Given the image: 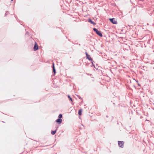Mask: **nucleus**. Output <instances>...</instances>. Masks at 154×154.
<instances>
[{"instance_id": "obj_1", "label": "nucleus", "mask_w": 154, "mask_h": 154, "mask_svg": "<svg viewBox=\"0 0 154 154\" xmlns=\"http://www.w3.org/2000/svg\"><path fill=\"white\" fill-rule=\"evenodd\" d=\"M93 30L100 37L103 36V35L100 31H98L97 29L95 28H93Z\"/></svg>"}, {"instance_id": "obj_2", "label": "nucleus", "mask_w": 154, "mask_h": 154, "mask_svg": "<svg viewBox=\"0 0 154 154\" xmlns=\"http://www.w3.org/2000/svg\"><path fill=\"white\" fill-rule=\"evenodd\" d=\"M124 142L121 141H118V144L119 146L122 148L124 147Z\"/></svg>"}, {"instance_id": "obj_3", "label": "nucleus", "mask_w": 154, "mask_h": 154, "mask_svg": "<svg viewBox=\"0 0 154 154\" xmlns=\"http://www.w3.org/2000/svg\"><path fill=\"white\" fill-rule=\"evenodd\" d=\"M109 20L113 24H117V21L114 18H110Z\"/></svg>"}, {"instance_id": "obj_4", "label": "nucleus", "mask_w": 154, "mask_h": 154, "mask_svg": "<svg viewBox=\"0 0 154 154\" xmlns=\"http://www.w3.org/2000/svg\"><path fill=\"white\" fill-rule=\"evenodd\" d=\"M85 54L87 59L91 61H92V58L91 57V56L89 55L88 54L87 52H85Z\"/></svg>"}, {"instance_id": "obj_5", "label": "nucleus", "mask_w": 154, "mask_h": 154, "mask_svg": "<svg viewBox=\"0 0 154 154\" xmlns=\"http://www.w3.org/2000/svg\"><path fill=\"white\" fill-rule=\"evenodd\" d=\"M38 45L36 42H35L34 47L33 48V49L34 51H36L38 50Z\"/></svg>"}, {"instance_id": "obj_6", "label": "nucleus", "mask_w": 154, "mask_h": 154, "mask_svg": "<svg viewBox=\"0 0 154 154\" xmlns=\"http://www.w3.org/2000/svg\"><path fill=\"white\" fill-rule=\"evenodd\" d=\"M56 122L58 123V124H60L62 122V119H58L56 120Z\"/></svg>"}, {"instance_id": "obj_7", "label": "nucleus", "mask_w": 154, "mask_h": 154, "mask_svg": "<svg viewBox=\"0 0 154 154\" xmlns=\"http://www.w3.org/2000/svg\"><path fill=\"white\" fill-rule=\"evenodd\" d=\"M88 21L94 25H95L96 24V23H95L92 20L90 19H88Z\"/></svg>"}, {"instance_id": "obj_8", "label": "nucleus", "mask_w": 154, "mask_h": 154, "mask_svg": "<svg viewBox=\"0 0 154 154\" xmlns=\"http://www.w3.org/2000/svg\"><path fill=\"white\" fill-rule=\"evenodd\" d=\"M57 130V128L55 131H51V133L52 135H54L56 133V131Z\"/></svg>"}, {"instance_id": "obj_9", "label": "nucleus", "mask_w": 154, "mask_h": 154, "mask_svg": "<svg viewBox=\"0 0 154 154\" xmlns=\"http://www.w3.org/2000/svg\"><path fill=\"white\" fill-rule=\"evenodd\" d=\"M82 109H80L78 111V114L79 115H81L82 114Z\"/></svg>"}, {"instance_id": "obj_10", "label": "nucleus", "mask_w": 154, "mask_h": 154, "mask_svg": "<svg viewBox=\"0 0 154 154\" xmlns=\"http://www.w3.org/2000/svg\"><path fill=\"white\" fill-rule=\"evenodd\" d=\"M68 97L69 98V100L71 101L72 102V99L71 97L69 95H68Z\"/></svg>"}, {"instance_id": "obj_11", "label": "nucleus", "mask_w": 154, "mask_h": 154, "mask_svg": "<svg viewBox=\"0 0 154 154\" xmlns=\"http://www.w3.org/2000/svg\"><path fill=\"white\" fill-rule=\"evenodd\" d=\"M62 117V115L61 114H60L58 116V119H61Z\"/></svg>"}, {"instance_id": "obj_12", "label": "nucleus", "mask_w": 154, "mask_h": 154, "mask_svg": "<svg viewBox=\"0 0 154 154\" xmlns=\"http://www.w3.org/2000/svg\"><path fill=\"white\" fill-rule=\"evenodd\" d=\"M53 72L54 74L56 73V71L55 68L53 69Z\"/></svg>"}, {"instance_id": "obj_13", "label": "nucleus", "mask_w": 154, "mask_h": 154, "mask_svg": "<svg viewBox=\"0 0 154 154\" xmlns=\"http://www.w3.org/2000/svg\"><path fill=\"white\" fill-rule=\"evenodd\" d=\"M8 11H6V13L5 14V16H6L8 15Z\"/></svg>"}, {"instance_id": "obj_14", "label": "nucleus", "mask_w": 154, "mask_h": 154, "mask_svg": "<svg viewBox=\"0 0 154 154\" xmlns=\"http://www.w3.org/2000/svg\"><path fill=\"white\" fill-rule=\"evenodd\" d=\"M54 68H55V67H54V63H53L52 64V69H54Z\"/></svg>"}, {"instance_id": "obj_15", "label": "nucleus", "mask_w": 154, "mask_h": 154, "mask_svg": "<svg viewBox=\"0 0 154 154\" xmlns=\"http://www.w3.org/2000/svg\"><path fill=\"white\" fill-rule=\"evenodd\" d=\"M91 63H92V66H94L95 67V66L93 64V62H92V61H91Z\"/></svg>"}, {"instance_id": "obj_16", "label": "nucleus", "mask_w": 154, "mask_h": 154, "mask_svg": "<svg viewBox=\"0 0 154 154\" xmlns=\"http://www.w3.org/2000/svg\"><path fill=\"white\" fill-rule=\"evenodd\" d=\"M78 97L79 99H82L81 97H80V96H78Z\"/></svg>"}, {"instance_id": "obj_17", "label": "nucleus", "mask_w": 154, "mask_h": 154, "mask_svg": "<svg viewBox=\"0 0 154 154\" xmlns=\"http://www.w3.org/2000/svg\"><path fill=\"white\" fill-rule=\"evenodd\" d=\"M29 34V33H28V32H26V34Z\"/></svg>"}, {"instance_id": "obj_18", "label": "nucleus", "mask_w": 154, "mask_h": 154, "mask_svg": "<svg viewBox=\"0 0 154 154\" xmlns=\"http://www.w3.org/2000/svg\"><path fill=\"white\" fill-rule=\"evenodd\" d=\"M48 146V145H46V146Z\"/></svg>"}, {"instance_id": "obj_19", "label": "nucleus", "mask_w": 154, "mask_h": 154, "mask_svg": "<svg viewBox=\"0 0 154 154\" xmlns=\"http://www.w3.org/2000/svg\"><path fill=\"white\" fill-rule=\"evenodd\" d=\"M11 0V1H13V0Z\"/></svg>"}]
</instances>
